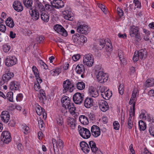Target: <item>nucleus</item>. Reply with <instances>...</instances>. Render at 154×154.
<instances>
[{
	"label": "nucleus",
	"instance_id": "nucleus-1",
	"mask_svg": "<svg viewBox=\"0 0 154 154\" xmlns=\"http://www.w3.org/2000/svg\"><path fill=\"white\" fill-rule=\"evenodd\" d=\"M63 93H65L67 91L69 92H72L75 89L74 84L69 79L64 81L63 82Z\"/></svg>",
	"mask_w": 154,
	"mask_h": 154
},
{
	"label": "nucleus",
	"instance_id": "nucleus-2",
	"mask_svg": "<svg viewBox=\"0 0 154 154\" xmlns=\"http://www.w3.org/2000/svg\"><path fill=\"white\" fill-rule=\"evenodd\" d=\"M139 29L137 26H132L130 27L129 34L131 37H135L137 41L139 42L141 40V37Z\"/></svg>",
	"mask_w": 154,
	"mask_h": 154
},
{
	"label": "nucleus",
	"instance_id": "nucleus-3",
	"mask_svg": "<svg viewBox=\"0 0 154 154\" xmlns=\"http://www.w3.org/2000/svg\"><path fill=\"white\" fill-rule=\"evenodd\" d=\"M106 44L105 40L100 39L97 40L96 43L94 44L92 48L95 52H97L99 50H101L105 46Z\"/></svg>",
	"mask_w": 154,
	"mask_h": 154
},
{
	"label": "nucleus",
	"instance_id": "nucleus-4",
	"mask_svg": "<svg viewBox=\"0 0 154 154\" xmlns=\"http://www.w3.org/2000/svg\"><path fill=\"white\" fill-rule=\"evenodd\" d=\"M80 23L78 22L77 25V29L76 31L78 32L84 34L85 35H87L89 33L90 29L88 26L85 24H80Z\"/></svg>",
	"mask_w": 154,
	"mask_h": 154
},
{
	"label": "nucleus",
	"instance_id": "nucleus-5",
	"mask_svg": "<svg viewBox=\"0 0 154 154\" xmlns=\"http://www.w3.org/2000/svg\"><path fill=\"white\" fill-rule=\"evenodd\" d=\"M79 133L80 136L83 138L87 139L91 135L90 131L88 129L79 125L78 126Z\"/></svg>",
	"mask_w": 154,
	"mask_h": 154
},
{
	"label": "nucleus",
	"instance_id": "nucleus-6",
	"mask_svg": "<svg viewBox=\"0 0 154 154\" xmlns=\"http://www.w3.org/2000/svg\"><path fill=\"white\" fill-rule=\"evenodd\" d=\"M94 62V58L91 54H88L85 55L83 59V63L85 65L91 66Z\"/></svg>",
	"mask_w": 154,
	"mask_h": 154
},
{
	"label": "nucleus",
	"instance_id": "nucleus-7",
	"mask_svg": "<svg viewBox=\"0 0 154 154\" xmlns=\"http://www.w3.org/2000/svg\"><path fill=\"white\" fill-rule=\"evenodd\" d=\"M17 63V59L14 56H7L5 60V65L7 66H11Z\"/></svg>",
	"mask_w": 154,
	"mask_h": 154
},
{
	"label": "nucleus",
	"instance_id": "nucleus-8",
	"mask_svg": "<svg viewBox=\"0 0 154 154\" xmlns=\"http://www.w3.org/2000/svg\"><path fill=\"white\" fill-rule=\"evenodd\" d=\"M83 94L77 92L74 94L73 96V100L74 103L77 104H80L82 103L84 99Z\"/></svg>",
	"mask_w": 154,
	"mask_h": 154
},
{
	"label": "nucleus",
	"instance_id": "nucleus-9",
	"mask_svg": "<svg viewBox=\"0 0 154 154\" xmlns=\"http://www.w3.org/2000/svg\"><path fill=\"white\" fill-rule=\"evenodd\" d=\"M96 77L97 81L101 83L106 82L108 78V75L103 71H99Z\"/></svg>",
	"mask_w": 154,
	"mask_h": 154
},
{
	"label": "nucleus",
	"instance_id": "nucleus-10",
	"mask_svg": "<svg viewBox=\"0 0 154 154\" xmlns=\"http://www.w3.org/2000/svg\"><path fill=\"white\" fill-rule=\"evenodd\" d=\"M54 29L59 34L62 36L66 37L68 35L67 31L61 25L56 24L54 27Z\"/></svg>",
	"mask_w": 154,
	"mask_h": 154
},
{
	"label": "nucleus",
	"instance_id": "nucleus-11",
	"mask_svg": "<svg viewBox=\"0 0 154 154\" xmlns=\"http://www.w3.org/2000/svg\"><path fill=\"white\" fill-rule=\"evenodd\" d=\"M14 75L13 73L11 72H8L4 74L2 76L1 81L0 82V85H3L7 82Z\"/></svg>",
	"mask_w": 154,
	"mask_h": 154
},
{
	"label": "nucleus",
	"instance_id": "nucleus-12",
	"mask_svg": "<svg viewBox=\"0 0 154 154\" xmlns=\"http://www.w3.org/2000/svg\"><path fill=\"white\" fill-rule=\"evenodd\" d=\"M12 6L14 10L18 12L22 11L23 9L21 3L18 0H16L14 2Z\"/></svg>",
	"mask_w": 154,
	"mask_h": 154
},
{
	"label": "nucleus",
	"instance_id": "nucleus-13",
	"mask_svg": "<svg viewBox=\"0 0 154 154\" xmlns=\"http://www.w3.org/2000/svg\"><path fill=\"white\" fill-rule=\"evenodd\" d=\"M98 105L102 111L105 112L108 109L109 106L107 102L104 100H100L98 101Z\"/></svg>",
	"mask_w": 154,
	"mask_h": 154
},
{
	"label": "nucleus",
	"instance_id": "nucleus-14",
	"mask_svg": "<svg viewBox=\"0 0 154 154\" xmlns=\"http://www.w3.org/2000/svg\"><path fill=\"white\" fill-rule=\"evenodd\" d=\"M91 131L92 134L95 137H98L100 134V129L96 125H94L91 127Z\"/></svg>",
	"mask_w": 154,
	"mask_h": 154
},
{
	"label": "nucleus",
	"instance_id": "nucleus-15",
	"mask_svg": "<svg viewBox=\"0 0 154 154\" xmlns=\"http://www.w3.org/2000/svg\"><path fill=\"white\" fill-rule=\"evenodd\" d=\"M80 146L81 149L84 153L87 154L90 151V148L89 145L85 142L84 141L81 142L80 143Z\"/></svg>",
	"mask_w": 154,
	"mask_h": 154
},
{
	"label": "nucleus",
	"instance_id": "nucleus-16",
	"mask_svg": "<svg viewBox=\"0 0 154 154\" xmlns=\"http://www.w3.org/2000/svg\"><path fill=\"white\" fill-rule=\"evenodd\" d=\"M61 101L62 107L66 109V107L69 105L70 103L69 98L66 96H63L61 99Z\"/></svg>",
	"mask_w": 154,
	"mask_h": 154
},
{
	"label": "nucleus",
	"instance_id": "nucleus-17",
	"mask_svg": "<svg viewBox=\"0 0 154 154\" xmlns=\"http://www.w3.org/2000/svg\"><path fill=\"white\" fill-rule=\"evenodd\" d=\"M2 120L5 123H7L10 119V115L7 111H3L1 115Z\"/></svg>",
	"mask_w": 154,
	"mask_h": 154
},
{
	"label": "nucleus",
	"instance_id": "nucleus-18",
	"mask_svg": "<svg viewBox=\"0 0 154 154\" xmlns=\"http://www.w3.org/2000/svg\"><path fill=\"white\" fill-rule=\"evenodd\" d=\"M63 14L65 19L72 21L73 20L74 18V17L72 16V14L71 12L68 10L63 11Z\"/></svg>",
	"mask_w": 154,
	"mask_h": 154
},
{
	"label": "nucleus",
	"instance_id": "nucleus-19",
	"mask_svg": "<svg viewBox=\"0 0 154 154\" xmlns=\"http://www.w3.org/2000/svg\"><path fill=\"white\" fill-rule=\"evenodd\" d=\"M137 53L140 59L144 60L147 57V51L145 48L140 50Z\"/></svg>",
	"mask_w": 154,
	"mask_h": 154
},
{
	"label": "nucleus",
	"instance_id": "nucleus-20",
	"mask_svg": "<svg viewBox=\"0 0 154 154\" xmlns=\"http://www.w3.org/2000/svg\"><path fill=\"white\" fill-rule=\"evenodd\" d=\"M31 10V13L30 14L32 19L34 20H37L39 17L38 11L35 9H33V8Z\"/></svg>",
	"mask_w": 154,
	"mask_h": 154
},
{
	"label": "nucleus",
	"instance_id": "nucleus-21",
	"mask_svg": "<svg viewBox=\"0 0 154 154\" xmlns=\"http://www.w3.org/2000/svg\"><path fill=\"white\" fill-rule=\"evenodd\" d=\"M33 9H35L36 10H39L40 11H44L45 9V8L42 4L38 0H36L35 2L34 3V6L32 7Z\"/></svg>",
	"mask_w": 154,
	"mask_h": 154
},
{
	"label": "nucleus",
	"instance_id": "nucleus-22",
	"mask_svg": "<svg viewBox=\"0 0 154 154\" xmlns=\"http://www.w3.org/2000/svg\"><path fill=\"white\" fill-rule=\"evenodd\" d=\"M20 86L19 83L16 81H12L9 84V88L11 90H18Z\"/></svg>",
	"mask_w": 154,
	"mask_h": 154
},
{
	"label": "nucleus",
	"instance_id": "nucleus-23",
	"mask_svg": "<svg viewBox=\"0 0 154 154\" xmlns=\"http://www.w3.org/2000/svg\"><path fill=\"white\" fill-rule=\"evenodd\" d=\"M89 91L90 96L93 97H96L99 95L98 91L94 88L91 87L89 88Z\"/></svg>",
	"mask_w": 154,
	"mask_h": 154
},
{
	"label": "nucleus",
	"instance_id": "nucleus-24",
	"mask_svg": "<svg viewBox=\"0 0 154 154\" xmlns=\"http://www.w3.org/2000/svg\"><path fill=\"white\" fill-rule=\"evenodd\" d=\"M75 119L70 117H69L67 119V122L68 125L72 129H74L76 126L75 123Z\"/></svg>",
	"mask_w": 154,
	"mask_h": 154
},
{
	"label": "nucleus",
	"instance_id": "nucleus-25",
	"mask_svg": "<svg viewBox=\"0 0 154 154\" xmlns=\"http://www.w3.org/2000/svg\"><path fill=\"white\" fill-rule=\"evenodd\" d=\"M75 71L78 74L84 73L85 70L84 66L82 64H78L76 66Z\"/></svg>",
	"mask_w": 154,
	"mask_h": 154
},
{
	"label": "nucleus",
	"instance_id": "nucleus-26",
	"mask_svg": "<svg viewBox=\"0 0 154 154\" xmlns=\"http://www.w3.org/2000/svg\"><path fill=\"white\" fill-rule=\"evenodd\" d=\"M93 100L90 97H87L84 101V106L87 108H89L93 106Z\"/></svg>",
	"mask_w": 154,
	"mask_h": 154
},
{
	"label": "nucleus",
	"instance_id": "nucleus-27",
	"mask_svg": "<svg viewBox=\"0 0 154 154\" xmlns=\"http://www.w3.org/2000/svg\"><path fill=\"white\" fill-rule=\"evenodd\" d=\"M35 110L37 114L39 116L43 114L44 116L45 115L44 113H45L46 114L45 109L38 105L36 106Z\"/></svg>",
	"mask_w": 154,
	"mask_h": 154
},
{
	"label": "nucleus",
	"instance_id": "nucleus-28",
	"mask_svg": "<svg viewBox=\"0 0 154 154\" xmlns=\"http://www.w3.org/2000/svg\"><path fill=\"white\" fill-rule=\"evenodd\" d=\"M33 1L32 0H23V3L25 7L30 10H32V8Z\"/></svg>",
	"mask_w": 154,
	"mask_h": 154
},
{
	"label": "nucleus",
	"instance_id": "nucleus-29",
	"mask_svg": "<svg viewBox=\"0 0 154 154\" xmlns=\"http://www.w3.org/2000/svg\"><path fill=\"white\" fill-rule=\"evenodd\" d=\"M79 119L80 122L83 125H87L88 124V119L85 116L81 115L80 116Z\"/></svg>",
	"mask_w": 154,
	"mask_h": 154
},
{
	"label": "nucleus",
	"instance_id": "nucleus-30",
	"mask_svg": "<svg viewBox=\"0 0 154 154\" xmlns=\"http://www.w3.org/2000/svg\"><path fill=\"white\" fill-rule=\"evenodd\" d=\"M89 145L92 152H96L98 150L96 143L93 140L90 141L89 142Z\"/></svg>",
	"mask_w": 154,
	"mask_h": 154
},
{
	"label": "nucleus",
	"instance_id": "nucleus-31",
	"mask_svg": "<svg viewBox=\"0 0 154 154\" xmlns=\"http://www.w3.org/2000/svg\"><path fill=\"white\" fill-rule=\"evenodd\" d=\"M11 140V138L9 137H1V140L0 141V145L3 146L1 144H8Z\"/></svg>",
	"mask_w": 154,
	"mask_h": 154
},
{
	"label": "nucleus",
	"instance_id": "nucleus-32",
	"mask_svg": "<svg viewBox=\"0 0 154 154\" xmlns=\"http://www.w3.org/2000/svg\"><path fill=\"white\" fill-rule=\"evenodd\" d=\"M40 94V96L39 97V99L40 101L42 103L44 102V100H46V97L45 95V91L43 89H41L39 91Z\"/></svg>",
	"mask_w": 154,
	"mask_h": 154
},
{
	"label": "nucleus",
	"instance_id": "nucleus-33",
	"mask_svg": "<svg viewBox=\"0 0 154 154\" xmlns=\"http://www.w3.org/2000/svg\"><path fill=\"white\" fill-rule=\"evenodd\" d=\"M67 109H69L70 113L72 115H74L75 113V108L74 106V103H72L70 104L69 105H68V106L66 107Z\"/></svg>",
	"mask_w": 154,
	"mask_h": 154
},
{
	"label": "nucleus",
	"instance_id": "nucleus-34",
	"mask_svg": "<svg viewBox=\"0 0 154 154\" xmlns=\"http://www.w3.org/2000/svg\"><path fill=\"white\" fill-rule=\"evenodd\" d=\"M5 23L7 26L11 28H13L14 26V23L13 20L9 17L5 21Z\"/></svg>",
	"mask_w": 154,
	"mask_h": 154
},
{
	"label": "nucleus",
	"instance_id": "nucleus-35",
	"mask_svg": "<svg viewBox=\"0 0 154 154\" xmlns=\"http://www.w3.org/2000/svg\"><path fill=\"white\" fill-rule=\"evenodd\" d=\"M41 18L44 22H48L49 19V16L47 13L43 12L41 15Z\"/></svg>",
	"mask_w": 154,
	"mask_h": 154
},
{
	"label": "nucleus",
	"instance_id": "nucleus-36",
	"mask_svg": "<svg viewBox=\"0 0 154 154\" xmlns=\"http://www.w3.org/2000/svg\"><path fill=\"white\" fill-rule=\"evenodd\" d=\"M56 5L54 6V7L56 8H60L64 6V3L61 0H56Z\"/></svg>",
	"mask_w": 154,
	"mask_h": 154
},
{
	"label": "nucleus",
	"instance_id": "nucleus-37",
	"mask_svg": "<svg viewBox=\"0 0 154 154\" xmlns=\"http://www.w3.org/2000/svg\"><path fill=\"white\" fill-rule=\"evenodd\" d=\"M139 129L140 131H144L146 128V125L142 120H140L139 122Z\"/></svg>",
	"mask_w": 154,
	"mask_h": 154
},
{
	"label": "nucleus",
	"instance_id": "nucleus-38",
	"mask_svg": "<svg viewBox=\"0 0 154 154\" xmlns=\"http://www.w3.org/2000/svg\"><path fill=\"white\" fill-rule=\"evenodd\" d=\"M85 87V84L83 82H79L76 84V88L79 90L83 89Z\"/></svg>",
	"mask_w": 154,
	"mask_h": 154
},
{
	"label": "nucleus",
	"instance_id": "nucleus-39",
	"mask_svg": "<svg viewBox=\"0 0 154 154\" xmlns=\"http://www.w3.org/2000/svg\"><path fill=\"white\" fill-rule=\"evenodd\" d=\"M146 86L147 87H150L154 84V79L152 78L148 79L146 81Z\"/></svg>",
	"mask_w": 154,
	"mask_h": 154
},
{
	"label": "nucleus",
	"instance_id": "nucleus-40",
	"mask_svg": "<svg viewBox=\"0 0 154 154\" xmlns=\"http://www.w3.org/2000/svg\"><path fill=\"white\" fill-rule=\"evenodd\" d=\"M104 99L106 100H109L112 96V94L111 91L109 89L107 90L105 93Z\"/></svg>",
	"mask_w": 154,
	"mask_h": 154
},
{
	"label": "nucleus",
	"instance_id": "nucleus-41",
	"mask_svg": "<svg viewBox=\"0 0 154 154\" xmlns=\"http://www.w3.org/2000/svg\"><path fill=\"white\" fill-rule=\"evenodd\" d=\"M79 41L80 43H84L87 41V38L84 35H79Z\"/></svg>",
	"mask_w": 154,
	"mask_h": 154
},
{
	"label": "nucleus",
	"instance_id": "nucleus-42",
	"mask_svg": "<svg viewBox=\"0 0 154 154\" xmlns=\"http://www.w3.org/2000/svg\"><path fill=\"white\" fill-rule=\"evenodd\" d=\"M79 34L78 33L73 35L72 36V39L74 43H78L79 42Z\"/></svg>",
	"mask_w": 154,
	"mask_h": 154
},
{
	"label": "nucleus",
	"instance_id": "nucleus-43",
	"mask_svg": "<svg viewBox=\"0 0 154 154\" xmlns=\"http://www.w3.org/2000/svg\"><path fill=\"white\" fill-rule=\"evenodd\" d=\"M50 72L51 74L53 76L58 75L60 72L59 69H54L53 70L51 71Z\"/></svg>",
	"mask_w": 154,
	"mask_h": 154
},
{
	"label": "nucleus",
	"instance_id": "nucleus-44",
	"mask_svg": "<svg viewBox=\"0 0 154 154\" xmlns=\"http://www.w3.org/2000/svg\"><path fill=\"white\" fill-rule=\"evenodd\" d=\"M136 100H134L133 99H132L131 98H130V101H129V104H132V105L133 106V114L134 115V114L135 113V103H136Z\"/></svg>",
	"mask_w": 154,
	"mask_h": 154
},
{
	"label": "nucleus",
	"instance_id": "nucleus-45",
	"mask_svg": "<svg viewBox=\"0 0 154 154\" xmlns=\"http://www.w3.org/2000/svg\"><path fill=\"white\" fill-rule=\"evenodd\" d=\"M107 51H111L112 49V46L111 43L108 42L107 43L106 45V46L104 47Z\"/></svg>",
	"mask_w": 154,
	"mask_h": 154
},
{
	"label": "nucleus",
	"instance_id": "nucleus-46",
	"mask_svg": "<svg viewBox=\"0 0 154 154\" xmlns=\"http://www.w3.org/2000/svg\"><path fill=\"white\" fill-rule=\"evenodd\" d=\"M13 93L11 91L8 92L7 94V99L10 102H13Z\"/></svg>",
	"mask_w": 154,
	"mask_h": 154
},
{
	"label": "nucleus",
	"instance_id": "nucleus-47",
	"mask_svg": "<svg viewBox=\"0 0 154 154\" xmlns=\"http://www.w3.org/2000/svg\"><path fill=\"white\" fill-rule=\"evenodd\" d=\"M23 131L25 134H27L29 132V128L24 124L23 125Z\"/></svg>",
	"mask_w": 154,
	"mask_h": 154
},
{
	"label": "nucleus",
	"instance_id": "nucleus-48",
	"mask_svg": "<svg viewBox=\"0 0 154 154\" xmlns=\"http://www.w3.org/2000/svg\"><path fill=\"white\" fill-rule=\"evenodd\" d=\"M1 137H9L11 138L10 133L7 131H3Z\"/></svg>",
	"mask_w": 154,
	"mask_h": 154
},
{
	"label": "nucleus",
	"instance_id": "nucleus-49",
	"mask_svg": "<svg viewBox=\"0 0 154 154\" xmlns=\"http://www.w3.org/2000/svg\"><path fill=\"white\" fill-rule=\"evenodd\" d=\"M10 46L8 44H5L3 45V51L5 53L8 52L10 50Z\"/></svg>",
	"mask_w": 154,
	"mask_h": 154
},
{
	"label": "nucleus",
	"instance_id": "nucleus-50",
	"mask_svg": "<svg viewBox=\"0 0 154 154\" xmlns=\"http://www.w3.org/2000/svg\"><path fill=\"white\" fill-rule=\"evenodd\" d=\"M97 5L99 8H101L102 11H103L105 14H106L107 11L106 8H105V6L100 3H98Z\"/></svg>",
	"mask_w": 154,
	"mask_h": 154
},
{
	"label": "nucleus",
	"instance_id": "nucleus-51",
	"mask_svg": "<svg viewBox=\"0 0 154 154\" xmlns=\"http://www.w3.org/2000/svg\"><path fill=\"white\" fill-rule=\"evenodd\" d=\"M54 6L53 5H51L48 4L45 5V8L46 10L49 11H51L53 10L54 9Z\"/></svg>",
	"mask_w": 154,
	"mask_h": 154
},
{
	"label": "nucleus",
	"instance_id": "nucleus-52",
	"mask_svg": "<svg viewBox=\"0 0 154 154\" xmlns=\"http://www.w3.org/2000/svg\"><path fill=\"white\" fill-rule=\"evenodd\" d=\"M57 143L60 148L61 149L63 148L64 146V143L63 141L60 139L57 140Z\"/></svg>",
	"mask_w": 154,
	"mask_h": 154
},
{
	"label": "nucleus",
	"instance_id": "nucleus-53",
	"mask_svg": "<svg viewBox=\"0 0 154 154\" xmlns=\"http://www.w3.org/2000/svg\"><path fill=\"white\" fill-rule=\"evenodd\" d=\"M134 2L135 6L137 8H140L141 7V3L138 0H134Z\"/></svg>",
	"mask_w": 154,
	"mask_h": 154
},
{
	"label": "nucleus",
	"instance_id": "nucleus-54",
	"mask_svg": "<svg viewBox=\"0 0 154 154\" xmlns=\"http://www.w3.org/2000/svg\"><path fill=\"white\" fill-rule=\"evenodd\" d=\"M52 143H53V149H54V154H56V152L55 151V149L54 147V145L55 144V145L56 146V148L57 149H58V146H57V143L56 140L55 139L53 138L52 139Z\"/></svg>",
	"mask_w": 154,
	"mask_h": 154
},
{
	"label": "nucleus",
	"instance_id": "nucleus-55",
	"mask_svg": "<svg viewBox=\"0 0 154 154\" xmlns=\"http://www.w3.org/2000/svg\"><path fill=\"white\" fill-rule=\"evenodd\" d=\"M149 131L150 134L154 137V126H150L149 128Z\"/></svg>",
	"mask_w": 154,
	"mask_h": 154
},
{
	"label": "nucleus",
	"instance_id": "nucleus-56",
	"mask_svg": "<svg viewBox=\"0 0 154 154\" xmlns=\"http://www.w3.org/2000/svg\"><path fill=\"white\" fill-rule=\"evenodd\" d=\"M124 86L123 85L120 84L119 88V91L120 94L122 95L124 93V89L123 88Z\"/></svg>",
	"mask_w": 154,
	"mask_h": 154
},
{
	"label": "nucleus",
	"instance_id": "nucleus-57",
	"mask_svg": "<svg viewBox=\"0 0 154 154\" xmlns=\"http://www.w3.org/2000/svg\"><path fill=\"white\" fill-rule=\"evenodd\" d=\"M114 128L116 130H118L119 128V125L117 121H115L113 123Z\"/></svg>",
	"mask_w": 154,
	"mask_h": 154
},
{
	"label": "nucleus",
	"instance_id": "nucleus-58",
	"mask_svg": "<svg viewBox=\"0 0 154 154\" xmlns=\"http://www.w3.org/2000/svg\"><path fill=\"white\" fill-rule=\"evenodd\" d=\"M57 122L59 125H62L63 123V119L61 116L59 117L57 119Z\"/></svg>",
	"mask_w": 154,
	"mask_h": 154
},
{
	"label": "nucleus",
	"instance_id": "nucleus-59",
	"mask_svg": "<svg viewBox=\"0 0 154 154\" xmlns=\"http://www.w3.org/2000/svg\"><path fill=\"white\" fill-rule=\"evenodd\" d=\"M139 58V57L138 55H137V53H136V52L134 53V55L133 57V60L134 62H137Z\"/></svg>",
	"mask_w": 154,
	"mask_h": 154
},
{
	"label": "nucleus",
	"instance_id": "nucleus-60",
	"mask_svg": "<svg viewBox=\"0 0 154 154\" xmlns=\"http://www.w3.org/2000/svg\"><path fill=\"white\" fill-rule=\"evenodd\" d=\"M117 11L118 14L120 17H121V16L123 15L124 12L121 9L119 8H117Z\"/></svg>",
	"mask_w": 154,
	"mask_h": 154
},
{
	"label": "nucleus",
	"instance_id": "nucleus-61",
	"mask_svg": "<svg viewBox=\"0 0 154 154\" xmlns=\"http://www.w3.org/2000/svg\"><path fill=\"white\" fill-rule=\"evenodd\" d=\"M137 91L136 89H134L132 92V94L131 97V98L132 99H133L134 100H136L135 99V97L136 96Z\"/></svg>",
	"mask_w": 154,
	"mask_h": 154
},
{
	"label": "nucleus",
	"instance_id": "nucleus-62",
	"mask_svg": "<svg viewBox=\"0 0 154 154\" xmlns=\"http://www.w3.org/2000/svg\"><path fill=\"white\" fill-rule=\"evenodd\" d=\"M6 29L5 26L3 24L0 25V31L3 32H5Z\"/></svg>",
	"mask_w": 154,
	"mask_h": 154
},
{
	"label": "nucleus",
	"instance_id": "nucleus-63",
	"mask_svg": "<svg viewBox=\"0 0 154 154\" xmlns=\"http://www.w3.org/2000/svg\"><path fill=\"white\" fill-rule=\"evenodd\" d=\"M80 58V55L79 54L74 55L72 57V59L75 61H77L79 60Z\"/></svg>",
	"mask_w": 154,
	"mask_h": 154
},
{
	"label": "nucleus",
	"instance_id": "nucleus-64",
	"mask_svg": "<svg viewBox=\"0 0 154 154\" xmlns=\"http://www.w3.org/2000/svg\"><path fill=\"white\" fill-rule=\"evenodd\" d=\"M119 57L120 59V60L121 61L122 63H125V60L123 57V55L122 54H121V53H119Z\"/></svg>",
	"mask_w": 154,
	"mask_h": 154
}]
</instances>
